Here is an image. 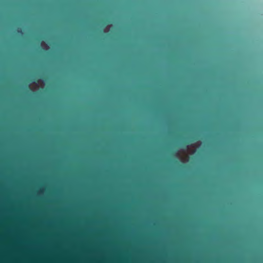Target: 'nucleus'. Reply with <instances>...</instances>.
Here are the masks:
<instances>
[{
	"label": "nucleus",
	"instance_id": "nucleus-1",
	"mask_svg": "<svg viewBox=\"0 0 263 263\" xmlns=\"http://www.w3.org/2000/svg\"><path fill=\"white\" fill-rule=\"evenodd\" d=\"M17 33H20V34H22L23 33L22 30L21 28H18L17 29Z\"/></svg>",
	"mask_w": 263,
	"mask_h": 263
}]
</instances>
